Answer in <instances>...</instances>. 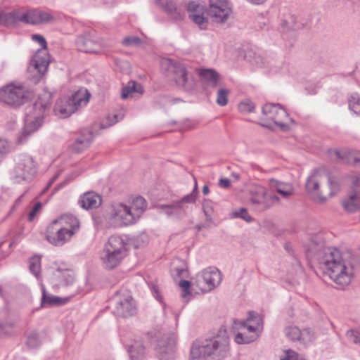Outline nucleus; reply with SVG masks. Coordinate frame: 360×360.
<instances>
[{
  "mask_svg": "<svg viewBox=\"0 0 360 360\" xmlns=\"http://www.w3.org/2000/svg\"><path fill=\"white\" fill-rule=\"evenodd\" d=\"M246 1L251 4L261 5V4H263L264 2H266V0H246Z\"/></svg>",
  "mask_w": 360,
  "mask_h": 360,
  "instance_id": "63",
  "label": "nucleus"
},
{
  "mask_svg": "<svg viewBox=\"0 0 360 360\" xmlns=\"http://www.w3.org/2000/svg\"><path fill=\"white\" fill-rule=\"evenodd\" d=\"M32 38L37 41L43 49L39 50L33 56L27 68L28 72L32 75V81L37 83L46 72L50 60L46 51L47 43L45 38L39 34H33Z\"/></svg>",
  "mask_w": 360,
  "mask_h": 360,
  "instance_id": "5",
  "label": "nucleus"
},
{
  "mask_svg": "<svg viewBox=\"0 0 360 360\" xmlns=\"http://www.w3.org/2000/svg\"><path fill=\"white\" fill-rule=\"evenodd\" d=\"M114 301L115 306L113 309V312L117 316L127 318L136 313V305L131 296L129 295L121 296L117 292L114 297Z\"/></svg>",
  "mask_w": 360,
  "mask_h": 360,
  "instance_id": "16",
  "label": "nucleus"
},
{
  "mask_svg": "<svg viewBox=\"0 0 360 360\" xmlns=\"http://www.w3.org/2000/svg\"><path fill=\"white\" fill-rule=\"evenodd\" d=\"M229 350V338L226 327L221 326L217 335L193 342L190 356L191 360H221Z\"/></svg>",
  "mask_w": 360,
  "mask_h": 360,
  "instance_id": "2",
  "label": "nucleus"
},
{
  "mask_svg": "<svg viewBox=\"0 0 360 360\" xmlns=\"http://www.w3.org/2000/svg\"><path fill=\"white\" fill-rule=\"evenodd\" d=\"M70 181V179L68 178L66 179L65 180H64L63 182L58 184L53 190V193H56L58 191H59L60 188H62L63 187H64L65 186H66L68 182Z\"/></svg>",
  "mask_w": 360,
  "mask_h": 360,
  "instance_id": "60",
  "label": "nucleus"
},
{
  "mask_svg": "<svg viewBox=\"0 0 360 360\" xmlns=\"http://www.w3.org/2000/svg\"><path fill=\"white\" fill-rule=\"evenodd\" d=\"M198 198V184L195 180V185L191 193L182 197L180 200L174 201L171 204L161 205L160 209L168 217H174L181 219L186 215L188 205L194 204Z\"/></svg>",
  "mask_w": 360,
  "mask_h": 360,
  "instance_id": "9",
  "label": "nucleus"
},
{
  "mask_svg": "<svg viewBox=\"0 0 360 360\" xmlns=\"http://www.w3.org/2000/svg\"><path fill=\"white\" fill-rule=\"evenodd\" d=\"M28 94L29 92L24 86L10 84L0 89V102L18 107L28 100Z\"/></svg>",
  "mask_w": 360,
  "mask_h": 360,
  "instance_id": "10",
  "label": "nucleus"
},
{
  "mask_svg": "<svg viewBox=\"0 0 360 360\" xmlns=\"http://www.w3.org/2000/svg\"><path fill=\"white\" fill-rule=\"evenodd\" d=\"M72 236V231L63 227L55 220H53L46 227L45 238L54 246H63L70 240Z\"/></svg>",
  "mask_w": 360,
  "mask_h": 360,
  "instance_id": "13",
  "label": "nucleus"
},
{
  "mask_svg": "<svg viewBox=\"0 0 360 360\" xmlns=\"http://www.w3.org/2000/svg\"><path fill=\"white\" fill-rule=\"evenodd\" d=\"M337 158L345 164L352 165L360 167V152L359 151H340L335 153Z\"/></svg>",
  "mask_w": 360,
  "mask_h": 360,
  "instance_id": "30",
  "label": "nucleus"
},
{
  "mask_svg": "<svg viewBox=\"0 0 360 360\" xmlns=\"http://www.w3.org/2000/svg\"><path fill=\"white\" fill-rule=\"evenodd\" d=\"M326 169L319 168L314 169L311 174L307 179L305 188L309 193L316 195L314 200L323 202L326 200V198L321 195L319 184L325 179Z\"/></svg>",
  "mask_w": 360,
  "mask_h": 360,
  "instance_id": "17",
  "label": "nucleus"
},
{
  "mask_svg": "<svg viewBox=\"0 0 360 360\" xmlns=\"http://www.w3.org/2000/svg\"><path fill=\"white\" fill-rule=\"evenodd\" d=\"M257 338V334L251 335H245L243 333H238L235 336V341L238 344H249Z\"/></svg>",
  "mask_w": 360,
  "mask_h": 360,
  "instance_id": "45",
  "label": "nucleus"
},
{
  "mask_svg": "<svg viewBox=\"0 0 360 360\" xmlns=\"http://www.w3.org/2000/svg\"><path fill=\"white\" fill-rule=\"evenodd\" d=\"M147 206L148 203L146 200L141 196L136 197L132 200L129 205H128V207L130 208L131 212L135 217L137 221L146 210Z\"/></svg>",
  "mask_w": 360,
  "mask_h": 360,
  "instance_id": "31",
  "label": "nucleus"
},
{
  "mask_svg": "<svg viewBox=\"0 0 360 360\" xmlns=\"http://www.w3.org/2000/svg\"><path fill=\"white\" fill-rule=\"evenodd\" d=\"M109 224L114 227H124L133 225L137 222L128 205L117 203L111 207L108 217Z\"/></svg>",
  "mask_w": 360,
  "mask_h": 360,
  "instance_id": "11",
  "label": "nucleus"
},
{
  "mask_svg": "<svg viewBox=\"0 0 360 360\" xmlns=\"http://www.w3.org/2000/svg\"><path fill=\"white\" fill-rule=\"evenodd\" d=\"M233 214L235 217L241 218V219H244L245 221H246L247 222H250L252 221V218L248 213L246 209H245V208H240L238 212H233Z\"/></svg>",
  "mask_w": 360,
  "mask_h": 360,
  "instance_id": "51",
  "label": "nucleus"
},
{
  "mask_svg": "<svg viewBox=\"0 0 360 360\" xmlns=\"http://www.w3.org/2000/svg\"><path fill=\"white\" fill-rule=\"evenodd\" d=\"M174 340L172 339H169L168 343L165 347L162 340L159 342L158 344L157 350L160 354H171L174 351Z\"/></svg>",
  "mask_w": 360,
  "mask_h": 360,
  "instance_id": "46",
  "label": "nucleus"
},
{
  "mask_svg": "<svg viewBox=\"0 0 360 360\" xmlns=\"http://www.w3.org/2000/svg\"><path fill=\"white\" fill-rule=\"evenodd\" d=\"M347 338L355 344L360 343L359 333L356 330H349L346 333Z\"/></svg>",
  "mask_w": 360,
  "mask_h": 360,
  "instance_id": "54",
  "label": "nucleus"
},
{
  "mask_svg": "<svg viewBox=\"0 0 360 360\" xmlns=\"http://www.w3.org/2000/svg\"><path fill=\"white\" fill-rule=\"evenodd\" d=\"M286 337L292 341L299 340L302 335L301 330L296 326H288L285 329Z\"/></svg>",
  "mask_w": 360,
  "mask_h": 360,
  "instance_id": "42",
  "label": "nucleus"
},
{
  "mask_svg": "<svg viewBox=\"0 0 360 360\" xmlns=\"http://www.w3.org/2000/svg\"><path fill=\"white\" fill-rule=\"evenodd\" d=\"M113 117H114V121H112V122L109 123L108 124H105L104 123H103V122H102V123L101 124V128H106V127H109V126L112 125V124H114V123H115V122H117L118 121V120H117V115H113Z\"/></svg>",
  "mask_w": 360,
  "mask_h": 360,
  "instance_id": "62",
  "label": "nucleus"
},
{
  "mask_svg": "<svg viewBox=\"0 0 360 360\" xmlns=\"http://www.w3.org/2000/svg\"><path fill=\"white\" fill-rule=\"evenodd\" d=\"M89 96L86 90H79L69 98L59 99L53 108L55 115L60 118L68 117L82 105L87 103Z\"/></svg>",
  "mask_w": 360,
  "mask_h": 360,
  "instance_id": "7",
  "label": "nucleus"
},
{
  "mask_svg": "<svg viewBox=\"0 0 360 360\" xmlns=\"http://www.w3.org/2000/svg\"><path fill=\"white\" fill-rule=\"evenodd\" d=\"M93 134L89 130H84L80 136L75 139L71 145V150L75 153H80L86 149L93 140Z\"/></svg>",
  "mask_w": 360,
  "mask_h": 360,
  "instance_id": "26",
  "label": "nucleus"
},
{
  "mask_svg": "<svg viewBox=\"0 0 360 360\" xmlns=\"http://www.w3.org/2000/svg\"><path fill=\"white\" fill-rule=\"evenodd\" d=\"M187 10L190 14L192 13L193 11H200L205 10V6L195 1H191L188 3Z\"/></svg>",
  "mask_w": 360,
  "mask_h": 360,
  "instance_id": "55",
  "label": "nucleus"
},
{
  "mask_svg": "<svg viewBox=\"0 0 360 360\" xmlns=\"http://www.w3.org/2000/svg\"><path fill=\"white\" fill-rule=\"evenodd\" d=\"M268 182L269 186L284 199H288L294 195V186L290 183L281 181L274 178L269 179Z\"/></svg>",
  "mask_w": 360,
  "mask_h": 360,
  "instance_id": "23",
  "label": "nucleus"
},
{
  "mask_svg": "<svg viewBox=\"0 0 360 360\" xmlns=\"http://www.w3.org/2000/svg\"><path fill=\"white\" fill-rule=\"evenodd\" d=\"M16 323L11 319L0 321V338H6L14 334Z\"/></svg>",
  "mask_w": 360,
  "mask_h": 360,
  "instance_id": "35",
  "label": "nucleus"
},
{
  "mask_svg": "<svg viewBox=\"0 0 360 360\" xmlns=\"http://www.w3.org/2000/svg\"><path fill=\"white\" fill-rule=\"evenodd\" d=\"M101 202V197L93 191L86 192L79 200V205L85 210L97 208Z\"/></svg>",
  "mask_w": 360,
  "mask_h": 360,
  "instance_id": "27",
  "label": "nucleus"
},
{
  "mask_svg": "<svg viewBox=\"0 0 360 360\" xmlns=\"http://www.w3.org/2000/svg\"><path fill=\"white\" fill-rule=\"evenodd\" d=\"M30 270L36 276L40 278L41 271V257L39 256H34L30 259Z\"/></svg>",
  "mask_w": 360,
  "mask_h": 360,
  "instance_id": "40",
  "label": "nucleus"
},
{
  "mask_svg": "<svg viewBox=\"0 0 360 360\" xmlns=\"http://www.w3.org/2000/svg\"><path fill=\"white\" fill-rule=\"evenodd\" d=\"M250 202L255 210L264 212L279 205L281 198L276 194L269 193L265 187L255 185L250 190Z\"/></svg>",
  "mask_w": 360,
  "mask_h": 360,
  "instance_id": "8",
  "label": "nucleus"
},
{
  "mask_svg": "<svg viewBox=\"0 0 360 360\" xmlns=\"http://www.w3.org/2000/svg\"><path fill=\"white\" fill-rule=\"evenodd\" d=\"M342 206L349 212H356L360 210V178L354 183L353 192L348 198L342 201Z\"/></svg>",
  "mask_w": 360,
  "mask_h": 360,
  "instance_id": "21",
  "label": "nucleus"
},
{
  "mask_svg": "<svg viewBox=\"0 0 360 360\" xmlns=\"http://www.w3.org/2000/svg\"><path fill=\"white\" fill-rule=\"evenodd\" d=\"M143 94V86L135 81H129L127 84L122 89V98H127L132 93Z\"/></svg>",
  "mask_w": 360,
  "mask_h": 360,
  "instance_id": "34",
  "label": "nucleus"
},
{
  "mask_svg": "<svg viewBox=\"0 0 360 360\" xmlns=\"http://www.w3.org/2000/svg\"><path fill=\"white\" fill-rule=\"evenodd\" d=\"M179 285L183 290L182 296L184 297H185L186 296L191 294L190 290H189L191 283L188 281H186V280L181 281L179 283Z\"/></svg>",
  "mask_w": 360,
  "mask_h": 360,
  "instance_id": "56",
  "label": "nucleus"
},
{
  "mask_svg": "<svg viewBox=\"0 0 360 360\" xmlns=\"http://www.w3.org/2000/svg\"><path fill=\"white\" fill-rule=\"evenodd\" d=\"M50 102L43 103L41 98L25 108V127L18 137V142L23 143L27 138L36 131L42 124L46 109L49 108Z\"/></svg>",
  "mask_w": 360,
  "mask_h": 360,
  "instance_id": "3",
  "label": "nucleus"
},
{
  "mask_svg": "<svg viewBox=\"0 0 360 360\" xmlns=\"http://www.w3.org/2000/svg\"><path fill=\"white\" fill-rule=\"evenodd\" d=\"M161 6L163 10L175 21L183 20L185 17L184 12L176 6L174 0H164Z\"/></svg>",
  "mask_w": 360,
  "mask_h": 360,
  "instance_id": "29",
  "label": "nucleus"
},
{
  "mask_svg": "<svg viewBox=\"0 0 360 360\" xmlns=\"http://www.w3.org/2000/svg\"><path fill=\"white\" fill-rule=\"evenodd\" d=\"M207 15L217 23L226 21L231 10L227 0H210Z\"/></svg>",
  "mask_w": 360,
  "mask_h": 360,
  "instance_id": "14",
  "label": "nucleus"
},
{
  "mask_svg": "<svg viewBox=\"0 0 360 360\" xmlns=\"http://www.w3.org/2000/svg\"><path fill=\"white\" fill-rule=\"evenodd\" d=\"M189 18L193 22H195L196 25H198L201 30H205L207 28L208 20L204 16V15L190 13Z\"/></svg>",
  "mask_w": 360,
  "mask_h": 360,
  "instance_id": "41",
  "label": "nucleus"
},
{
  "mask_svg": "<svg viewBox=\"0 0 360 360\" xmlns=\"http://www.w3.org/2000/svg\"><path fill=\"white\" fill-rule=\"evenodd\" d=\"M153 295L155 297V298L160 302H162V296L160 295V293L158 290V289L156 288V287H153Z\"/></svg>",
  "mask_w": 360,
  "mask_h": 360,
  "instance_id": "61",
  "label": "nucleus"
},
{
  "mask_svg": "<svg viewBox=\"0 0 360 360\" xmlns=\"http://www.w3.org/2000/svg\"><path fill=\"white\" fill-rule=\"evenodd\" d=\"M25 344L30 349L39 347L41 344L39 334L34 331L28 333L26 335Z\"/></svg>",
  "mask_w": 360,
  "mask_h": 360,
  "instance_id": "38",
  "label": "nucleus"
},
{
  "mask_svg": "<svg viewBox=\"0 0 360 360\" xmlns=\"http://www.w3.org/2000/svg\"><path fill=\"white\" fill-rule=\"evenodd\" d=\"M325 178H327L328 186L330 188L329 195L330 197L333 196L340 189V181L338 177L333 174L332 173H329L326 169Z\"/></svg>",
  "mask_w": 360,
  "mask_h": 360,
  "instance_id": "37",
  "label": "nucleus"
},
{
  "mask_svg": "<svg viewBox=\"0 0 360 360\" xmlns=\"http://www.w3.org/2000/svg\"><path fill=\"white\" fill-rule=\"evenodd\" d=\"M302 335L299 341L304 345H307L314 340V335L309 329H304L301 331Z\"/></svg>",
  "mask_w": 360,
  "mask_h": 360,
  "instance_id": "48",
  "label": "nucleus"
},
{
  "mask_svg": "<svg viewBox=\"0 0 360 360\" xmlns=\"http://www.w3.org/2000/svg\"><path fill=\"white\" fill-rule=\"evenodd\" d=\"M201 79L212 88L221 85V77L218 72L213 69H200L198 70Z\"/></svg>",
  "mask_w": 360,
  "mask_h": 360,
  "instance_id": "28",
  "label": "nucleus"
},
{
  "mask_svg": "<svg viewBox=\"0 0 360 360\" xmlns=\"http://www.w3.org/2000/svg\"><path fill=\"white\" fill-rule=\"evenodd\" d=\"M70 297H71L61 298L58 296L49 295L46 293L44 286L42 285V296L41 300V306L45 307L47 306L63 304L68 302Z\"/></svg>",
  "mask_w": 360,
  "mask_h": 360,
  "instance_id": "33",
  "label": "nucleus"
},
{
  "mask_svg": "<svg viewBox=\"0 0 360 360\" xmlns=\"http://www.w3.org/2000/svg\"><path fill=\"white\" fill-rule=\"evenodd\" d=\"M219 185L224 188H228L231 186V181L229 179L221 178L219 181Z\"/></svg>",
  "mask_w": 360,
  "mask_h": 360,
  "instance_id": "59",
  "label": "nucleus"
},
{
  "mask_svg": "<svg viewBox=\"0 0 360 360\" xmlns=\"http://www.w3.org/2000/svg\"><path fill=\"white\" fill-rule=\"evenodd\" d=\"M262 113L266 116L268 120H271L281 129H285L287 127L284 120L288 117V114L279 104H265L262 107Z\"/></svg>",
  "mask_w": 360,
  "mask_h": 360,
  "instance_id": "18",
  "label": "nucleus"
},
{
  "mask_svg": "<svg viewBox=\"0 0 360 360\" xmlns=\"http://www.w3.org/2000/svg\"><path fill=\"white\" fill-rule=\"evenodd\" d=\"M141 43V40L138 37L129 36L122 40V44L125 46H138Z\"/></svg>",
  "mask_w": 360,
  "mask_h": 360,
  "instance_id": "50",
  "label": "nucleus"
},
{
  "mask_svg": "<svg viewBox=\"0 0 360 360\" xmlns=\"http://www.w3.org/2000/svg\"><path fill=\"white\" fill-rule=\"evenodd\" d=\"M125 347L130 360H146L148 354L146 347L141 339H134L126 343Z\"/></svg>",
  "mask_w": 360,
  "mask_h": 360,
  "instance_id": "20",
  "label": "nucleus"
},
{
  "mask_svg": "<svg viewBox=\"0 0 360 360\" xmlns=\"http://www.w3.org/2000/svg\"><path fill=\"white\" fill-rule=\"evenodd\" d=\"M127 252V243L121 236H110L101 256L105 267L108 269L116 267L126 256Z\"/></svg>",
  "mask_w": 360,
  "mask_h": 360,
  "instance_id": "4",
  "label": "nucleus"
},
{
  "mask_svg": "<svg viewBox=\"0 0 360 360\" xmlns=\"http://www.w3.org/2000/svg\"><path fill=\"white\" fill-rule=\"evenodd\" d=\"M75 44L79 51L85 53H98L101 48V41L90 34L79 36Z\"/></svg>",
  "mask_w": 360,
  "mask_h": 360,
  "instance_id": "19",
  "label": "nucleus"
},
{
  "mask_svg": "<svg viewBox=\"0 0 360 360\" xmlns=\"http://www.w3.org/2000/svg\"><path fill=\"white\" fill-rule=\"evenodd\" d=\"M63 227L72 231L73 235L79 228V222L77 217L71 214H65L54 219Z\"/></svg>",
  "mask_w": 360,
  "mask_h": 360,
  "instance_id": "32",
  "label": "nucleus"
},
{
  "mask_svg": "<svg viewBox=\"0 0 360 360\" xmlns=\"http://www.w3.org/2000/svg\"><path fill=\"white\" fill-rule=\"evenodd\" d=\"M54 276L60 280V285L71 286L73 288L70 297H73L77 293V287L75 286V278L72 271L68 269H57L53 274Z\"/></svg>",
  "mask_w": 360,
  "mask_h": 360,
  "instance_id": "25",
  "label": "nucleus"
},
{
  "mask_svg": "<svg viewBox=\"0 0 360 360\" xmlns=\"http://www.w3.org/2000/svg\"><path fill=\"white\" fill-rule=\"evenodd\" d=\"M349 108L354 114L360 116V97L357 93L352 94L348 98Z\"/></svg>",
  "mask_w": 360,
  "mask_h": 360,
  "instance_id": "39",
  "label": "nucleus"
},
{
  "mask_svg": "<svg viewBox=\"0 0 360 360\" xmlns=\"http://www.w3.org/2000/svg\"><path fill=\"white\" fill-rule=\"evenodd\" d=\"M196 285L205 290H212L221 282L220 272L217 269L210 267L197 276Z\"/></svg>",
  "mask_w": 360,
  "mask_h": 360,
  "instance_id": "15",
  "label": "nucleus"
},
{
  "mask_svg": "<svg viewBox=\"0 0 360 360\" xmlns=\"http://www.w3.org/2000/svg\"><path fill=\"white\" fill-rule=\"evenodd\" d=\"M202 209L204 214L207 220H211L212 214L213 213V208L210 205V202L207 200H205L202 204Z\"/></svg>",
  "mask_w": 360,
  "mask_h": 360,
  "instance_id": "52",
  "label": "nucleus"
},
{
  "mask_svg": "<svg viewBox=\"0 0 360 360\" xmlns=\"http://www.w3.org/2000/svg\"><path fill=\"white\" fill-rule=\"evenodd\" d=\"M238 109L241 112L250 113L254 111V104L248 100L242 101L238 105Z\"/></svg>",
  "mask_w": 360,
  "mask_h": 360,
  "instance_id": "49",
  "label": "nucleus"
},
{
  "mask_svg": "<svg viewBox=\"0 0 360 360\" xmlns=\"http://www.w3.org/2000/svg\"><path fill=\"white\" fill-rule=\"evenodd\" d=\"M210 192L209 187L207 185H205L202 188V193L204 195H207Z\"/></svg>",
  "mask_w": 360,
  "mask_h": 360,
  "instance_id": "64",
  "label": "nucleus"
},
{
  "mask_svg": "<svg viewBox=\"0 0 360 360\" xmlns=\"http://www.w3.org/2000/svg\"><path fill=\"white\" fill-rule=\"evenodd\" d=\"M230 91L227 89H219L217 95V103L220 106H224L228 103V96Z\"/></svg>",
  "mask_w": 360,
  "mask_h": 360,
  "instance_id": "44",
  "label": "nucleus"
},
{
  "mask_svg": "<svg viewBox=\"0 0 360 360\" xmlns=\"http://www.w3.org/2000/svg\"><path fill=\"white\" fill-rule=\"evenodd\" d=\"M281 360H305L303 357L300 356V354L291 349H288L285 352V356Z\"/></svg>",
  "mask_w": 360,
  "mask_h": 360,
  "instance_id": "53",
  "label": "nucleus"
},
{
  "mask_svg": "<svg viewBox=\"0 0 360 360\" xmlns=\"http://www.w3.org/2000/svg\"><path fill=\"white\" fill-rule=\"evenodd\" d=\"M0 25L10 26L14 25L13 11L5 13L0 11Z\"/></svg>",
  "mask_w": 360,
  "mask_h": 360,
  "instance_id": "47",
  "label": "nucleus"
},
{
  "mask_svg": "<svg viewBox=\"0 0 360 360\" xmlns=\"http://www.w3.org/2000/svg\"><path fill=\"white\" fill-rule=\"evenodd\" d=\"M309 252L340 288H344L352 282L354 276L353 265L340 250L332 247L316 249V245L312 244Z\"/></svg>",
  "mask_w": 360,
  "mask_h": 360,
  "instance_id": "1",
  "label": "nucleus"
},
{
  "mask_svg": "<svg viewBox=\"0 0 360 360\" xmlns=\"http://www.w3.org/2000/svg\"><path fill=\"white\" fill-rule=\"evenodd\" d=\"M14 24L21 22L25 24L38 25V10L32 9L27 11H13Z\"/></svg>",
  "mask_w": 360,
  "mask_h": 360,
  "instance_id": "24",
  "label": "nucleus"
},
{
  "mask_svg": "<svg viewBox=\"0 0 360 360\" xmlns=\"http://www.w3.org/2000/svg\"><path fill=\"white\" fill-rule=\"evenodd\" d=\"M56 18L50 13L38 10V25L53 23Z\"/></svg>",
  "mask_w": 360,
  "mask_h": 360,
  "instance_id": "43",
  "label": "nucleus"
},
{
  "mask_svg": "<svg viewBox=\"0 0 360 360\" xmlns=\"http://www.w3.org/2000/svg\"><path fill=\"white\" fill-rule=\"evenodd\" d=\"M41 202H37L34 205L33 208L29 213V216H28L29 221H32L34 219L35 216L37 215V212L41 209Z\"/></svg>",
  "mask_w": 360,
  "mask_h": 360,
  "instance_id": "57",
  "label": "nucleus"
},
{
  "mask_svg": "<svg viewBox=\"0 0 360 360\" xmlns=\"http://www.w3.org/2000/svg\"><path fill=\"white\" fill-rule=\"evenodd\" d=\"M9 150V144L5 139H0V153H6Z\"/></svg>",
  "mask_w": 360,
  "mask_h": 360,
  "instance_id": "58",
  "label": "nucleus"
},
{
  "mask_svg": "<svg viewBox=\"0 0 360 360\" xmlns=\"http://www.w3.org/2000/svg\"><path fill=\"white\" fill-rule=\"evenodd\" d=\"M37 173V167L33 158L27 155H20L13 169V178L17 183L30 181Z\"/></svg>",
  "mask_w": 360,
  "mask_h": 360,
  "instance_id": "12",
  "label": "nucleus"
},
{
  "mask_svg": "<svg viewBox=\"0 0 360 360\" xmlns=\"http://www.w3.org/2000/svg\"><path fill=\"white\" fill-rule=\"evenodd\" d=\"M161 68L172 76L176 84L184 89L188 91L194 87V81L184 63L170 58H163L161 60Z\"/></svg>",
  "mask_w": 360,
  "mask_h": 360,
  "instance_id": "6",
  "label": "nucleus"
},
{
  "mask_svg": "<svg viewBox=\"0 0 360 360\" xmlns=\"http://www.w3.org/2000/svg\"><path fill=\"white\" fill-rule=\"evenodd\" d=\"M248 321H255L257 323V326L247 325L245 321H238V323L241 327L245 328L248 332L256 334L255 331L260 328L262 324L261 318L254 311H249Z\"/></svg>",
  "mask_w": 360,
  "mask_h": 360,
  "instance_id": "36",
  "label": "nucleus"
},
{
  "mask_svg": "<svg viewBox=\"0 0 360 360\" xmlns=\"http://www.w3.org/2000/svg\"><path fill=\"white\" fill-rule=\"evenodd\" d=\"M342 206L349 212H356L360 210V178L354 183L353 192L348 198L342 201Z\"/></svg>",
  "mask_w": 360,
  "mask_h": 360,
  "instance_id": "22",
  "label": "nucleus"
}]
</instances>
